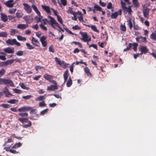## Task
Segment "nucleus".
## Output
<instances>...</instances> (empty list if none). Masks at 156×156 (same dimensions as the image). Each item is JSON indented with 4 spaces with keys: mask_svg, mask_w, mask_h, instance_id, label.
I'll list each match as a JSON object with an SVG mask.
<instances>
[{
    "mask_svg": "<svg viewBox=\"0 0 156 156\" xmlns=\"http://www.w3.org/2000/svg\"><path fill=\"white\" fill-rule=\"evenodd\" d=\"M48 18L51 20L49 21V22L51 23V25L53 28L54 29L55 28L54 27V26H53V25L54 24L56 26L58 27L62 32H64V30L59 26L58 23L56 21L54 18L52 17L51 16H48Z\"/></svg>",
    "mask_w": 156,
    "mask_h": 156,
    "instance_id": "1",
    "label": "nucleus"
},
{
    "mask_svg": "<svg viewBox=\"0 0 156 156\" xmlns=\"http://www.w3.org/2000/svg\"><path fill=\"white\" fill-rule=\"evenodd\" d=\"M55 59L56 62L62 68L64 69H65L67 67L68 64L65 63L64 61L60 60L59 58L57 57H55Z\"/></svg>",
    "mask_w": 156,
    "mask_h": 156,
    "instance_id": "2",
    "label": "nucleus"
},
{
    "mask_svg": "<svg viewBox=\"0 0 156 156\" xmlns=\"http://www.w3.org/2000/svg\"><path fill=\"white\" fill-rule=\"evenodd\" d=\"M80 34L82 37L81 38V40L83 41L84 42H88L91 41V38H88V35L86 33L81 32Z\"/></svg>",
    "mask_w": 156,
    "mask_h": 156,
    "instance_id": "3",
    "label": "nucleus"
},
{
    "mask_svg": "<svg viewBox=\"0 0 156 156\" xmlns=\"http://www.w3.org/2000/svg\"><path fill=\"white\" fill-rule=\"evenodd\" d=\"M136 40L137 42L139 43H146L147 41V38L145 37H143L142 36H140L136 38Z\"/></svg>",
    "mask_w": 156,
    "mask_h": 156,
    "instance_id": "4",
    "label": "nucleus"
},
{
    "mask_svg": "<svg viewBox=\"0 0 156 156\" xmlns=\"http://www.w3.org/2000/svg\"><path fill=\"white\" fill-rule=\"evenodd\" d=\"M139 50L140 51L141 53H140V55L143 54H146L148 52V49L146 46L140 45L139 48Z\"/></svg>",
    "mask_w": 156,
    "mask_h": 156,
    "instance_id": "5",
    "label": "nucleus"
},
{
    "mask_svg": "<svg viewBox=\"0 0 156 156\" xmlns=\"http://www.w3.org/2000/svg\"><path fill=\"white\" fill-rule=\"evenodd\" d=\"M32 109V108L29 106H24L18 109V111L20 112H24L29 111Z\"/></svg>",
    "mask_w": 156,
    "mask_h": 156,
    "instance_id": "6",
    "label": "nucleus"
},
{
    "mask_svg": "<svg viewBox=\"0 0 156 156\" xmlns=\"http://www.w3.org/2000/svg\"><path fill=\"white\" fill-rule=\"evenodd\" d=\"M24 6V9L28 13H30L32 11V9L31 7L27 4L25 3H23Z\"/></svg>",
    "mask_w": 156,
    "mask_h": 156,
    "instance_id": "7",
    "label": "nucleus"
},
{
    "mask_svg": "<svg viewBox=\"0 0 156 156\" xmlns=\"http://www.w3.org/2000/svg\"><path fill=\"white\" fill-rule=\"evenodd\" d=\"M149 9L147 8L144 9L143 12V15L145 17L147 18H148L149 17Z\"/></svg>",
    "mask_w": 156,
    "mask_h": 156,
    "instance_id": "8",
    "label": "nucleus"
},
{
    "mask_svg": "<svg viewBox=\"0 0 156 156\" xmlns=\"http://www.w3.org/2000/svg\"><path fill=\"white\" fill-rule=\"evenodd\" d=\"M58 87L57 85H51L47 87V90L54 91L58 89Z\"/></svg>",
    "mask_w": 156,
    "mask_h": 156,
    "instance_id": "9",
    "label": "nucleus"
},
{
    "mask_svg": "<svg viewBox=\"0 0 156 156\" xmlns=\"http://www.w3.org/2000/svg\"><path fill=\"white\" fill-rule=\"evenodd\" d=\"M41 7L42 9L46 12L47 13L49 14H51V12L50 10V8L49 6L42 5Z\"/></svg>",
    "mask_w": 156,
    "mask_h": 156,
    "instance_id": "10",
    "label": "nucleus"
},
{
    "mask_svg": "<svg viewBox=\"0 0 156 156\" xmlns=\"http://www.w3.org/2000/svg\"><path fill=\"white\" fill-rule=\"evenodd\" d=\"M44 78L49 82L53 79V76L51 75L46 74L43 76Z\"/></svg>",
    "mask_w": 156,
    "mask_h": 156,
    "instance_id": "11",
    "label": "nucleus"
},
{
    "mask_svg": "<svg viewBox=\"0 0 156 156\" xmlns=\"http://www.w3.org/2000/svg\"><path fill=\"white\" fill-rule=\"evenodd\" d=\"M28 26L27 24H19L18 25L17 28L19 29L24 30L26 29Z\"/></svg>",
    "mask_w": 156,
    "mask_h": 156,
    "instance_id": "12",
    "label": "nucleus"
},
{
    "mask_svg": "<svg viewBox=\"0 0 156 156\" xmlns=\"http://www.w3.org/2000/svg\"><path fill=\"white\" fill-rule=\"evenodd\" d=\"M16 44L18 46H20L21 45L18 42L16 39H13L12 40H10V45H13Z\"/></svg>",
    "mask_w": 156,
    "mask_h": 156,
    "instance_id": "13",
    "label": "nucleus"
},
{
    "mask_svg": "<svg viewBox=\"0 0 156 156\" xmlns=\"http://www.w3.org/2000/svg\"><path fill=\"white\" fill-rule=\"evenodd\" d=\"M9 82L10 81L8 80L0 78V85L3 84H9Z\"/></svg>",
    "mask_w": 156,
    "mask_h": 156,
    "instance_id": "14",
    "label": "nucleus"
},
{
    "mask_svg": "<svg viewBox=\"0 0 156 156\" xmlns=\"http://www.w3.org/2000/svg\"><path fill=\"white\" fill-rule=\"evenodd\" d=\"M31 42L32 44L36 46H39V43L38 41L34 37H33L31 39Z\"/></svg>",
    "mask_w": 156,
    "mask_h": 156,
    "instance_id": "15",
    "label": "nucleus"
},
{
    "mask_svg": "<svg viewBox=\"0 0 156 156\" xmlns=\"http://www.w3.org/2000/svg\"><path fill=\"white\" fill-rule=\"evenodd\" d=\"M33 9L35 11L39 16H41V13L38 10L37 7L34 5H32L31 6Z\"/></svg>",
    "mask_w": 156,
    "mask_h": 156,
    "instance_id": "16",
    "label": "nucleus"
},
{
    "mask_svg": "<svg viewBox=\"0 0 156 156\" xmlns=\"http://www.w3.org/2000/svg\"><path fill=\"white\" fill-rule=\"evenodd\" d=\"M46 95L45 94L44 95H41L39 97L35 98V100L36 101H43L46 98Z\"/></svg>",
    "mask_w": 156,
    "mask_h": 156,
    "instance_id": "17",
    "label": "nucleus"
},
{
    "mask_svg": "<svg viewBox=\"0 0 156 156\" xmlns=\"http://www.w3.org/2000/svg\"><path fill=\"white\" fill-rule=\"evenodd\" d=\"M68 72L69 71L68 69H67L63 74V78L64 82H66L67 80L68 76Z\"/></svg>",
    "mask_w": 156,
    "mask_h": 156,
    "instance_id": "18",
    "label": "nucleus"
},
{
    "mask_svg": "<svg viewBox=\"0 0 156 156\" xmlns=\"http://www.w3.org/2000/svg\"><path fill=\"white\" fill-rule=\"evenodd\" d=\"M18 120L23 123L25 122H27L30 121H29L28 119L26 118H19Z\"/></svg>",
    "mask_w": 156,
    "mask_h": 156,
    "instance_id": "19",
    "label": "nucleus"
},
{
    "mask_svg": "<svg viewBox=\"0 0 156 156\" xmlns=\"http://www.w3.org/2000/svg\"><path fill=\"white\" fill-rule=\"evenodd\" d=\"M0 14L1 15L2 20L4 22L6 21L8 19L7 16L5 14L2 13H1Z\"/></svg>",
    "mask_w": 156,
    "mask_h": 156,
    "instance_id": "20",
    "label": "nucleus"
},
{
    "mask_svg": "<svg viewBox=\"0 0 156 156\" xmlns=\"http://www.w3.org/2000/svg\"><path fill=\"white\" fill-rule=\"evenodd\" d=\"M22 145V144L20 142H19L15 144L12 147V149H16L20 147Z\"/></svg>",
    "mask_w": 156,
    "mask_h": 156,
    "instance_id": "21",
    "label": "nucleus"
},
{
    "mask_svg": "<svg viewBox=\"0 0 156 156\" xmlns=\"http://www.w3.org/2000/svg\"><path fill=\"white\" fill-rule=\"evenodd\" d=\"M73 81L70 77H69L66 83V86L68 87H70L72 84Z\"/></svg>",
    "mask_w": 156,
    "mask_h": 156,
    "instance_id": "22",
    "label": "nucleus"
},
{
    "mask_svg": "<svg viewBox=\"0 0 156 156\" xmlns=\"http://www.w3.org/2000/svg\"><path fill=\"white\" fill-rule=\"evenodd\" d=\"M84 71L86 74L87 76H90L91 75V73L90 72V70L88 67L86 66L85 69Z\"/></svg>",
    "mask_w": 156,
    "mask_h": 156,
    "instance_id": "23",
    "label": "nucleus"
},
{
    "mask_svg": "<svg viewBox=\"0 0 156 156\" xmlns=\"http://www.w3.org/2000/svg\"><path fill=\"white\" fill-rule=\"evenodd\" d=\"M118 15V12H115L112 13L111 16V18L112 19H116Z\"/></svg>",
    "mask_w": 156,
    "mask_h": 156,
    "instance_id": "24",
    "label": "nucleus"
},
{
    "mask_svg": "<svg viewBox=\"0 0 156 156\" xmlns=\"http://www.w3.org/2000/svg\"><path fill=\"white\" fill-rule=\"evenodd\" d=\"M133 3L135 7L137 8L139 6V3L137 0H132Z\"/></svg>",
    "mask_w": 156,
    "mask_h": 156,
    "instance_id": "25",
    "label": "nucleus"
},
{
    "mask_svg": "<svg viewBox=\"0 0 156 156\" xmlns=\"http://www.w3.org/2000/svg\"><path fill=\"white\" fill-rule=\"evenodd\" d=\"M150 38L156 41V32H153L150 35Z\"/></svg>",
    "mask_w": 156,
    "mask_h": 156,
    "instance_id": "26",
    "label": "nucleus"
},
{
    "mask_svg": "<svg viewBox=\"0 0 156 156\" xmlns=\"http://www.w3.org/2000/svg\"><path fill=\"white\" fill-rule=\"evenodd\" d=\"M9 90L6 88H5L3 90V92L5 94V95L7 97H9Z\"/></svg>",
    "mask_w": 156,
    "mask_h": 156,
    "instance_id": "27",
    "label": "nucleus"
},
{
    "mask_svg": "<svg viewBox=\"0 0 156 156\" xmlns=\"http://www.w3.org/2000/svg\"><path fill=\"white\" fill-rule=\"evenodd\" d=\"M75 44L76 45H79V46L80 48H82L83 47L81 43L80 42H77L76 41H73L71 43V44Z\"/></svg>",
    "mask_w": 156,
    "mask_h": 156,
    "instance_id": "28",
    "label": "nucleus"
},
{
    "mask_svg": "<svg viewBox=\"0 0 156 156\" xmlns=\"http://www.w3.org/2000/svg\"><path fill=\"white\" fill-rule=\"evenodd\" d=\"M94 9L97 11H102V8L98 5H95L94 6Z\"/></svg>",
    "mask_w": 156,
    "mask_h": 156,
    "instance_id": "29",
    "label": "nucleus"
},
{
    "mask_svg": "<svg viewBox=\"0 0 156 156\" xmlns=\"http://www.w3.org/2000/svg\"><path fill=\"white\" fill-rule=\"evenodd\" d=\"M13 90L14 92V93L16 94H20L23 93V91L22 90L16 88L13 89Z\"/></svg>",
    "mask_w": 156,
    "mask_h": 156,
    "instance_id": "30",
    "label": "nucleus"
},
{
    "mask_svg": "<svg viewBox=\"0 0 156 156\" xmlns=\"http://www.w3.org/2000/svg\"><path fill=\"white\" fill-rule=\"evenodd\" d=\"M132 46H133V49L135 51H136L137 50V47L138 46V44L136 43H133L132 44Z\"/></svg>",
    "mask_w": 156,
    "mask_h": 156,
    "instance_id": "31",
    "label": "nucleus"
},
{
    "mask_svg": "<svg viewBox=\"0 0 156 156\" xmlns=\"http://www.w3.org/2000/svg\"><path fill=\"white\" fill-rule=\"evenodd\" d=\"M26 45L27 46V49L29 50L34 49L35 48L32 45H31L29 43H26Z\"/></svg>",
    "mask_w": 156,
    "mask_h": 156,
    "instance_id": "32",
    "label": "nucleus"
},
{
    "mask_svg": "<svg viewBox=\"0 0 156 156\" xmlns=\"http://www.w3.org/2000/svg\"><path fill=\"white\" fill-rule=\"evenodd\" d=\"M132 46V43H129V46L127 47L126 48H125L123 50L124 51H129L131 50V48Z\"/></svg>",
    "mask_w": 156,
    "mask_h": 156,
    "instance_id": "33",
    "label": "nucleus"
},
{
    "mask_svg": "<svg viewBox=\"0 0 156 156\" xmlns=\"http://www.w3.org/2000/svg\"><path fill=\"white\" fill-rule=\"evenodd\" d=\"M20 85L21 88L23 89L26 90H28L29 89V87L26 86L23 83H22L21 84H20Z\"/></svg>",
    "mask_w": 156,
    "mask_h": 156,
    "instance_id": "34",
    "label": "nucleus"
},
{
    "mask_svg": "<svg viewBox=\"0 0 156 156\" xmlns=\"http://www.w3.org/2000/svg\"><path fill=\"white\" fill-rule=\"evenodd\" d=\"M120 27V30L122 31L125 32L126 31V27L124 25H121Z\"/></svg>",
    "mask_w": 156,
    "mask_h": 156,
    "instance_id": "35",
    "label": "nucleus"
},
{
    "mask_svg": "<svg viewBox=\"0 0 156 156\" xmlns=\"http://www.w3.org/2000/svg\"><path fill=\"white\" fill-rule=\"evenodd\" d=\"M90 28L94 31L99 33V31L97 29L95 26L92 25L90 26Z\"/></svg>",
    "mask_w": 156,
    "mask_h": 156,
    "instance_id": "36",
    "label": "nucleus"
},
{
    "mask_svg": "<svg viewBox=\"0 0 156 156\" xmlns=\"http://www.w3.org/2000/svg\"><path fill=\"white\" fill-rule=\"evenodd\" d=\"M41 17H42L41 16H39L38 17V16H36L35 17V20L36 21V22L37 23H39L40 22H41Z\"/></svg>",
    "mask_w": 156,
    "mask_h": 156,
    "instance_id": "37",
    "label": "nucleus"
},
{
    "mask_svg": "<svg viewBox=\"0 0 156 156\" xmlns=\"http://www.w3.org/2000/svg\"><path fill=\"white\" fill-rule=\"evenodd\" d=\"M124 10H126V11L129 14H130L131 12H132L131 7L130 6H129L128 7H126V8Z\"/></svg>",
    "mask_w": 156,
    "mask_h": 156,
    "instance_id": "38",
    "label": "nucleus"
},
{
    "mask_svg": "<svg viewBox=\"0 0 156 156\" xmlns=\"http://www.w3.org/2000/svg\"><path fill=\"white\" fill-rule=\"evenodd\" d=\"M18 115L22 117H27L28 115V114L26 112L20 113Z\"/></svg>",
    "mask_w": 156,
    "mask_h": 156,
    "instance_id": "39",
    "label": "nucleus"
},
{
    "mask_svg": "<svg viewBox=\"0 0 156 156\" xmlns=\"http://www.w3.org/2000/svg\"><path fill=\"white\" fill-rule=\"evenodd\" d=\"M17 38L20 41H25L26 40V38L22 37L20 36H18Z\"/></svg>",
    "mask_w": 156,
    "mask_h": 156,
    "instance_id": "40",
    "label": "nucleus"
},
{
    "mask_svg": "<svg viewBox=\"0 0 156 156\" xmlns=\"http://www.w3.org/2000/svg\"><path fill=\"white\" fill-rule=\"evenodd\" d=\"M128 25L129 26V29H131L133 27V24L131 21V19H129L128 21Z\"/></svg>",
    "mask_w": 156,
    "mask_h": 156,
    "instance_id": "41",
    "label": "nucleus"
},
{
    "mask_svg": "<svg viewBox=\"0 0 156 156\" xmlns=\"http://www.w3.org/2000/svg\"><path fill=\"white\" fill-rule=\"evenodd\" d=\"M121 4L123 9H125L126 8L125 3L122 0H121Z\"/></svg>",
    "mask_w": 156,
    "mask_h": 156,
    "instance_id": "42",
    "label": "nucleus"
},
{
    "mask_svg": "<svg viewBox=\"0 0 156 156\" xmlns=\"http://www.w3.org/2000/svg\"><path fill=\"white\" fill-rule=\"evenodd\" d=\"M58 21L61 24H63L62 17L59 15L57 16Z\"/></svg>",
    "mask_w": 156,
    "mask_h": 156,
    "instance_id": "43",
    "label": "nucleus"
},
{
    "mask_svg": "<svg viewBox=\"0 0 156 156\" xmlns=\"http://www.w3.org/2000/svg\"><path fill=\"white\" fill-rule=\"evenodd\" d=\"M28 122V124H24L23 125V127L25 128H27L28 127H30L31 126L32 123L30 121Z\"/></svg>",
    "mask_w": 156,
    "mask_h": 156,
    "instance_id": "44",
    "label": "nucleus"
},
{
    "mask_svg": "<svg viewBox=\"0 0 156 156\" xmlns=\"http://www.w3.org/2000/svg\"><path fill=\"white\" fill-rule=\"evenodd\" d=\"M49 51L52 52H54L55 50L54 49V46L53 45H51L50 47L49 48Z\"/></svg>",
    "mask_w": 156,
    "mask_h": 156,
    "instance_id": "45",
    "label": "nucleus"
},
{
    "mask_svg": "<svg viewBox=\"0 0 156 156\" xmlns=\"http://www.w3.org/2000/svg\"><path fill=\"white\" fill-rule=\"evenodd\" d=\"M23 53V51H19L16 54V55L18 56H22Z\"/></svg>",
    "mask_w": 156,
    "mask_h": 156,
    "instance_id": "46",
    "label": "nucleus"
},
{
    "mask_svg": "<svg viewBox=\"0 0 156 156\" xmlns=\"http://www.w3.org/2000/svg\"><path fill=\"white\" fill-rule=\"evenodd\" d=\"M39 26L41 29L47 31V27L45 26L44 25H43L42 23H41Z\"/></svg>",
    "mask_w": 156,
    "mask_h": 156,
    "instance_id": "47",
    "label": "nucleus"
},
{
    "mask_svg": "<svg viewBox=\"0 0 156 156\" xmlns=\"http://www.w3.org/2000/svg\"><path fill=\"white\" fill-rule=\"evenodd\" d=\"M32 97H33V96L32 95H27L26 96H23L22 97V98L23 99H24L26 100H27V99H29Z\"/></svg>",
    "mask_w": 156,
    "mask_h": 156,
    "instance_id": "48",
    "label": "nucleus"
},
{
    "mask_svg": "<svg viewBox=\"0 0 156 156\" xmlns=\"http://www.w3.org/2000/svg\"><path fill=\"white\" fill-rule=\"evenodd\" d=\"M61 3L64 6L67 5V0H60Z\"/></svg>",
    "mask_w": 156,
    "mask_h": 156,
    "instance_id": "49",
    "label": "nucleus"
},
{
    "mask_svg": "<svg viewBox=\"0 0 156 156\" xmlns=\"http://www.w3.org/2000/svg\"><path fill=\"white\" fill-rule=\"evenodd\" d=\"M46 104L45 103V101H44L39 103V106L40 107H44L46 106Z\"/></svg>",
    "mask_w": 156,
    "mask_h": 156,
    "instance_id": "50",
    "label": "nucleus"
},
{
    "mask_svg": "<svg viewBox=\"0 0 156 156\" xmlns=\"http://www.w3.org/2000/svg\"><path fill=\"white\" fill-rule=\"evenodd\" d=\"M49 110L48 108H47L43 111L41 112V115H44Z\"/></svg>",
    "mask_w": 156,
    "mask_h": 156,
    "instance_id": "51",
    "label": "nucleus"
},
{
    "mask_svg": "<svg viewBox=\"0 0 156 156\" xmlns=\"http://www.w3.org/2000/svg\"><path fill=\"white\" fill-rule=\"evenodd\" d=\"M64 29L69 34L74 35V34L69 29L66 28H64Z\"/></svg>",
    "mask_w": 156,
    "mask_h": 156,
    "instance_id": "52",
    "label": "nucleus"
},
{
    "mask_svg": "<svg viewBox=\"0 0 156 156\" xmlns=\"http://www.w3.org/2000/svg\"><path fill=\"white\" fill-rule=\"evenodd\" d=\"M7 36V34L6 32H2L0 33V37H5Z\"/></svg>",
    "mask_w": 156,
    "mask_h": 156,
    "instance_id": "53",
    "label": "nucleus"
},
{
    "mask_svg": "<svg viewBox=\"0 0 156 156\" xmlns=\"http://www.w3.org/2000/svg\"><path fill=\"white\" fill-rule=\"evenodd\" d=\"M18 101L15 99L10 100V104H17L18 103Z\"/></svg>",
    "mask_w": 156,
    "mask_h": 156,
    "instance_id": "54",
    "label": "nucleus"
},
{
    "mask_svg": "<svg viewBox=\"0 0 156 156\" xmlns=\"http://www.w3.org/2000/svg\"><path fill=\"white\" fill-rule=\"evenodd\" d=\"M42 21L43 22L42 23L43 25L47 24V23L48 22V21L47 19H42Z\"/></svg>",
    "mask_w": 156,
    "mask_h": 156,
    "instance_id": "55",
    "label": "nucleus"
},
{
    "mask_svg": "<svg viewBox=\"0 0 156 156\" xmlns=\"http://www.w3.org/2000/svg\"><path fill=\"white\" fill-rule=\"evenodd\" d=\"M72 29L74 30H80V27L78 25H75L72 27Z\"/></svg>",
    "mask_w": 156,
    "mask_h": 156,
    "instance_id": "56",
    "label": "nucleus"
},
{
    "mask_svg": "<svg viewBox=\"0 0 156 156\" xmlns=\"http://www.w3.org/2000/svg\"><path fill=\"white\" fill-rule=\"evenodd\" d=\"M89 47L90 48H91V47H93V48H94L96 50H98L97 46V45L95 44H90L89 45Z\"/></svg>",
    "mask_w": 156,
    "mask_h": 156,
    "instance_id": "57",
    "label": "nucleus"
},
{
    "mask_svg": "<svg viewBox=\"0 0 156 156\" xmlns=\"http://www.w3.org/2000/svg\"><path fill=\"white\" fill-rule=\"evenodd\" d=\"M100 5L102 7H104L106 5V4L104 2H101V0H100L99 2Z\"/></svg>",
    "mask_w": 156,
    "mask_h": 156,
    "instance_id": "58",
    "label": "nucleus"
},
{
    "mask_svg": "<svg viewBox=\"0 0 156 156\" xmlns=\"http://www.w3.org/2000/svg\"><path fill=\"white\" fill-rule=\"evenodd\" d=\"M9 105L7 104H2L0 105V106L4 108H7L9 107Z\"/></svg>",
    "mask_w": 156,
    "mask_h": 156,
    "instance_id": "59",
    "label": "nucleus"
},
{
    "mask_svg": "<svg viewBox=\"0 0 156 156\" xmlns=\"http://www.w3.org/2000/svg\"><path fill=\"white\" fill-rule=\"evenodd\" d=\"M46 39V37L44 36H42L40 38V41L41 42L45 41V40Z\"/></svg>",
    "mask_w": 156,
    "mask_h": 156,
    "instance_id": "60",
    "label": "nucleus"
},
{
    "mask_svg": "<svg viewBox=\"0 0 156 156\" xmlns=\"http://www.w3.org/2000/svg\"><path fill=\"white\" fill-rule=\"evenodd\" d=\"M112 8V4L111 2H109L107 6V8L108 9H110Z\"/></svg>",
    "mask_w": 156,
    "mask_h": 156,
    "instance_id": "61",
    "label": "nucleus"
},
{
    "mask_svg": "<svg viewBox=\"0 0 156 156\" xmlns=\"http://www.w3.org/2000/svg\"><path fill=\"white\" fill-rule=\"evenodd\" d=\"M32 28L35 29L36 30H38V26L37 24H36L33 26L32 27Z\"/></svg>",
    "mask_w": 156,
    "mask_h": 156,
    "instance_id": "62",
    "label": "nucleus"
},
{
    "mask_svg": "<svg viewBox=\"0 0 156 156\" xmlns=\"http://www.w3.org/2000/svg\"><path fill=\"white\" fill-rule=\"evenodd\" d=\"M16 16L17 18H21L22 17L21 13L20 12H17L16 14Z\"/></svg>",
    "mask_w": 156,
    "mask_h": 156,
    "instance_id": "63",
    "label": "nucleus"
},
{
    "mask_svg": "<svg viewBox=\"0 0 156 156\" xmlns=\"http://www.w3.org/2000/svg\"><path fill=\"white\" fill-rule=\"evenodd\" d=\"M42 46L44 47H46L47 45V42L46 41L41 42Z\"/></svg>",
    "mask_w": 156,
    "mask_h": 156,
    "instance_id": "64",
    "label": "nucleus"
}]
</instances>
